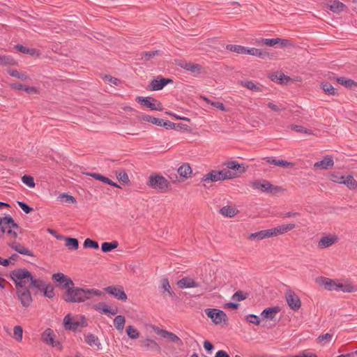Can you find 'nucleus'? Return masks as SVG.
<instances>
[{"label":"nucleus","instance_id":"1","mask_svg":"<svg viewBox=\"0 0 357 357\" xmlns=\"http://www.w3.org/2000/svg\"><path fill=\"white\" fill-rule=\"evenodd\" d=\"M93 296H104L105 294L96 289H84L74 284L63 293V299L67 303H83Z\"/></svg>","mask_w":357,"mask_h":357},{"label":"nucleus","instance_id":"2","mask_svg":"<svg viewBox=\"0 0 357 357\" xmlns=\"http://www.w3.org/2000/svg\"><path fill=\"white\" fill-rule=\"evenodd\" d=\"M11 279L13 280L16 289L29 288L32 274L26 268H18L12 271L10 273Z\"/></svg>","mask_w":357,"mask_h":357},{"label":"nucleus","instance_id":"3","mask_svg":"<svg viewBox=\"0 0 357 357\" xmlns=\"http://www.w3.org/2000/svg\"><path fill=\"white\" fill-rule=\"evenodd\" d=\"M238 176V173L231 172L225 169L220 171L211 170L202 178V182H217L226 179H231Z\"/></svg>","mask_w":357,"mask_h":357},{"label":"nucleus","instance_id":"4","mask_svg":"<svg viewBox=\"0 0 357 357\" xmlns=\"http://www.w3.org/2000/svg\"><path fill=\"white\" fill-rule=\"evenodd\" d=\"M20 226L15 222L13 218L10 215L1 218V233L5 234L12 239H16L17 231H20Z\"/></svg>","mask_w":357,"mask_h":357},{"label":"nucleus","instance_id":"5","mask_svg":"<svg viewBox=\"0 0 357 357\" xmlns=\"http://www.w3.org/2000/svg\"><path fill=\"white\" fill-rule=\"evenodd\" d=\"M147 185L161 193L166 192L171 187L170 183L164 176L156 174L149 176Z\"/></svg>","mask_w":357,"mask_h":357},{"label":"nucleus","instance_id":"6","mask_svg":"<svg viewBox=\"0 0 357 357\" xmlns=\"http://www.w3.org/2000/svg\"><path fill=\"white\" fill-rule=\"evenodd\" d=\"M174 64L190 72L195 77L204 73V68L202 65L188 62L184 59H174Z\"/></svg>","mask_w":357,"mask_h":357},{"label":"nucleus","instance_id":"7","mask_svg":"<svg viewBox=\"0 0 357 357\" xmlns=\"http://www.w3.org/2000/svg\"><path fill=\"white\" fill-rule=\"evenodd\" d=\"M227 49L238 54H248L252 56H257L262 59L268 56V53L259 49L252 47L248 49L245 46H226Z\"/></svg>","mask_w":357,"mask_h":357},{"label":"nucleus","instance_id":"8","mask_svg":"<svg viewBox=\"0 0 357 357\" xmlns=\"http://www.w3.org/2000/svg\"><path fill=\"white\" fill-rule=\"evenodd\" d=\"M205 313L216 325L221 324L222 321H225L227 320V316L226 313L219 309L207 308L205 310Z\"/></svg>","mask_w":357,"mask_h":357},{"label":"nucleus","instance_id":"9","mask_svg":"<svg viewBox=\"0 0 357 357\" xmlns=\"http://www.w3.org/2000/svg\"><path fill=\"white\" fill-rule=\"evenodd\" d=\"M252 186L258 190L265 192H278L281 190V188L271 184L266 180H256L252 182Z\"/></svg>","mask_w":357,"mask_h":357},{"label":"nucleus","instance_id":"10","mask_svg":"<svg viewBox=\"0 0 357 357\" xmlns=\"http://www.w3.org/2000/svg\"><path fill=\"white\" fill-rule=\"evenodd\" d=\"M136 101L151 109V110L162 111L163 107L161 102L152 97L137 96Z\"/></svg>","mask_w":357,"mask_h":357},{"label":"nucleus","instance_id":"11","mask_svg":"<svg viewBox=\"0 0 357 357\" xmlns=\"http://www.w3.org/2000/svg\"><path fill=\"white\" fill-rule=\"evenodd\" d=\"M64 327L66 330L73 331H80L84 326L86 325L84 321V317H82L81 321L73 320L70 314L66 315L63 319Z\"/></svg>","mask_w":357,"mask_h":357},{"label":"nucleus","instance_id":"12","mask_svg":"<svg viewBox=\"0 0 357 357\" xmlns=\"http://www.w3.org/2000/svg\"><path fill=\"white\" fill-rule=\"evenodd\" d=\"M253 44L257 45H292L293 42L290 40L282 39L280 38H256L253 39L252 41L250 42Z\"/></svg>","mask_w":357,"mask_h":357},{"label":"nucleus","instance_id":"13","mask_svg":"<svg viewBox=\"0 0 357 357\" xmlns=\"http://www.w3.org/2000/svg\"><path fill=\"white\" fill-rule=\"evenodd\" d=\"M286 301L289 307L294 311H298L301 307V301L298 295L291 290H287L285 293Z\"/></svg>","mask_w":357,"mask_h":357},{"label":"nucleus","instance_id":"14","mask_svg":"<svg viewBox=\"0 0 357 357\" xmlns=\"http://www.w3.org/2000/svg\"><path fill=\"white\" fill-rule=\"evenodd\" d=\"M52 279L53 281L59 282L61 288L66 289V291H67V289L70 286L74 285L72 279L62 273H54L52 275Z\"/></svg>","mask_w":357,"mask_h":357},{"label":"nucleus","instance_id":"15","mask_svg":"<svg viewBox=\"0 0 357 357\" xmlns=\"http://www.w3.org/2000/svg\"><path fill=\"white\" fill-rule=\"evenodd\" d=\"M104 290L107 294L114 296L118 300L126 301L128 298L127 295L121 286H109L105 287Z\"/></svg>","mask_w":357,"mask_h":357},{"label":"nucleus","instance_id":"16","mask_svg":"<svg viewBox=\"0 0 357 357\" xmlns=\"http://www.w3.org/2000/svg\"><path fill=\"white\" fill-rule=\"evenodd\" d=\"M17 295L23 307H28L32 302L29 288L17 289Z\"/></svg>","mask_w":357,"mask_h":357},{"label":"nucleus","instance_id":"17","mask_svg":"<svg viewBox=\"0 0 357 357\" xmlns=\"http://www.w3.org/2000/svg\"><path fill=\"white\" fill-rule=\"evenodd\" d=\"M155 332L157 335H160L164 338H168L169 340L172 342L176 343L178 346H183V342L181 338H179L176 335L172 332H169L164 329H160L157 327L155 330Z\"/></svg>","mask_w":357,"mask_h":357},{"label":"nucleus","instance_id":"18","mask_svg":"<svg viewBox=\"0 0 357 357\" xmlns=\"http://www.w3.org/2000/svg\"><path fill=\"white\" fill-rule=\"evenodd\" d=\"M172 82V79L158 77V79H154L151 82L149 89L151 91H159L162 89L167 84Z\"/></svg>","mask_w":357,"mask_h":357},{"label":"nucleus","instance_id":"19","mask_svg":"<svg viewBox=\"0 0 357 357\" xmlns=\"http://www.w3.org/2000/svg\"><path fill=\"white\" fill-rule=\"evenodd\" d=\"M337 241L338 237L335 234L323 236L318 242V248L321 249L328 248L337 243Z\"/></svg>","mask_w":357,"mask_h":357},{"label":"nucleus","instance_id":"20","mask_svg":"<svg viewBox=\"0 0 357 357\" xmlns=\"http://www.w3.org/2000/svg\"><path fill=\"white\" fill-rule=\"evenodd\" d=\"M295 227V224L289 223L287 225H279L276 227L269 229V231H271L272 237H273L280 234H283L289 231L292 230Z\"/></svg>","mask_w":357,"mask_h":357},{"label":"nucleus","instance_id":"21","mask_svg":"<svg viewBox=\"0 0 357 357\" xmlns=\"http://www.w3.org/2000/svg\"><path fill=\"white\" fill-rule=\"evenodd\" d=\"M268 77L271 79V81L280 84H287L289 81L291 80L290 77L285 75L282 72L273 73L269 75Z\"/></svg>","mask_w":357,"mask_h":357},{"label":"nucleus","instance_id":"22","mask_svg":"<svg viewBox=\"0 0 357 357\" xmlns=\"http://www.w3.org/2000/svg\"><path fill=\"white\" fill-rule=\"evenodd\" d=\"M334 165L333 158L330 155H326L321 161L317 162L314 164V169H328Z\"/></svg>","mask_w":357,"mask_h":357},{"label":"nucleus","instance_id":"23","mask_svg":"<svg viewBox=\"0 0 357 357\" xmlns=\"http://www.w3.org/2000/svg\"><path fill=\"white\" fill-rule=\"evenodd\" d=\"M93 308L100 312L111 314L112 315H114L118 312V308L116 307L109 308L108 305L104 302H100L94 305Z\"/></svg>","mask_w":357,"mask_h":357},{"label":"nucleus","instance_id":"24","mask_svg":"<svg viewBox=\"0 0 357 357\" xmlns=\"http://www.w3.org/2000/svg\"><path fill=\"white\" fill-rule=\"evenodd\" d=\"M223 166L226 167L227 170H235L238 174H242L246 171V168L244 167L243 164H239L236 160L228 161L223 163Z\"/></svg>","mask_w":357,"mask_h":357},{"label":"nucleus","instance_id":"25","mask_svg":"<svg viewBox=\"0 0 357 357\" xmlns=\"http://www.w3.org/2000/svg\"><path fill=\"white\" fill-rule=\"evenodd\" d=\"M279 311L280 309L278 307L266 308L261 313V319L274 320L275 319L277 313Z\"/></svg>","mask_w":357,"mask_h":357},{"label":"nucleus","instance_id":"26","mask_svg":"<svg viewBox=\"0 0 357 357\" xmlns=\"http://www.w3.org/2000/svg\"><path fill=\"white\" fill-rule=\"evenodd\" d=\"M327 8L333 13H340L346 8V6L337 0H333L327 3Z\"/></svg>","mask_w":357,"mask_h":357},{"label":"nucleus","instance_id":"27","mask_svg":"<svg viewBox=\"0 0 357 357\" xmlns=\"http://www.w3.org/2000/svg\"><path fill=\"white\" fill-rule=\"evenodd\" d=\"M15 48L22 53L29 54L36 58L39 57L41 54L38 50L29 46H15Z\"/></svg>","mask_w":357,"mask_h":357},{"label":"nucleus","instance_id":"28","mask_svg":"<svg viewBox=\"0 0 357 357\" xmlns=\"http://www.w3.org/2000/svg\"><path fill=\"white\" fill-rule=\"evenodd\" d=\"M8 245L21 255L34 257V255L31 250L19 243L13 242L12 243H8Z\"/></svg>","mask_w":357,"mask_h":357},{"label":"nucleus","instance_id":"29","mask_svg":"<svg viewBox=\"0 0 357 357\" xmlns=\"http://www.w3.org/2000/svg\"><path fill=\"white\" fill-rule=\"evenodd\" d=\"M10 86L13 89L24 91L29 94L37 93L38 89L35 86H30L22 84L12 83Z\"/></svg>","mask_w":357,"mask_h":357},{"label":"nucleus","instance_id":"30","mask_svg":"<svg viewBox=\"0 0 357 357\" xmlns=\"http://www.w3.org/2000/svg\"><path fill=\"white\" fill-rule=\"evenodd\" d=\"M178 286L179 288H190L197 287L199 286L193 279L189 278H183L178 281Z\"/></svg>","mask_w":357,"mask_h":357},{"label":"nucleus","instance_id":"31","mask_svg":"<svg viewBox=\"0 0 357 357\" xmlns=\"http://www.w3.org/2000/svg\"><path fill=\"white\" fill-rule=\"evenodd\" d=\"M7 73L12 77H16L22 81H27L30 79V77L25 73L19 72L10 68L6 69Z\"/></svg>","mask_w":357,"mask_h":357},{"label":"nucleus","instance_id":"32","mask_svg":"<svg viewBox=\"0 0 357 357\" xmlns=\"http://www.w3.org/2000/svg\"><path fill=\"white\" fill-rule=\"evenodd\" d=\"M219 212L225 217L233 218L238 213V211L234 207L225 206L221 208Z\"/></svg>","mask_w":357,"mask_h":357},{"label":"nucleus","instance_id":"33","mask_svg":"<svg viewBox=\"0 0 357 357\" xmlns=\"http://www.w3.org/2000/svg\"><path fill=\"white\" fill-rule=\"evenodd\" d=\"M270 237H272L271 231H269V229H265L251 234L250 239L261 240Z\"/></svg>","mask_w":357,"mask_h":357},{"label":"nucleus","instance_id":"34","mask_svg":"<svg viewBox=\"0 0 357 357\" xmlns=\"http://www.w3.org/2000/svg\"><path fill=\"white\" fill-rule=\"evenodd\" d=\"M90 176L94 178L96 180L100 181L105 183L109 184L112 186L116 187V188H121L117 183L113 182L112 180H110L109 178L105 177L100 174L97 173H91L87 174Z\"/></svg>","mask_w":357,"mask_h":357},{"label":"nucleus","instance_id":"35","mask_svg":"<svg viewBox=\"0 0 357 357\" xmlns=\"http://www.w3.org/2000/svg\"><path fill=\"white\" fill-rule=\"evenodd\" d=\"M321 284L324 286L325 289L328 291L337 290V283L332 279L328 278H320Z\"/></svg>","mask_w":357,"mask_h":357},{"label":"nucleus","instance_id":"36","mask_svg":"<svg viewBox=\"0 0 357 357\" xmlns=\"http://www.w3.org/2000/svg\"><path fill=\"white\" fill-rule=\"evenodd\" d=\"M266 159L268 163L273 164L276 166L282 167H291L293 166V164L291 162H289L284 160H276L273 158L270 157H268Z\"/></svg>","mask_w":357,"mask_h":357},{"label":"nucleus","instance_id":"37","mask_svg":"<svg viewBox=\"0 0 357 357\" xmlns=\"http://www.w3.org/2000/svg\"><path fill=\"white\" fill-rule=\"evenodd\" d=\"M178 174L183 177L188 178L192 174V170L188 163H183L177 170Z\"/></svg>","mask_w":357,"mask_h":357},{"label":"nucleus","instance_id":"38","mask_svg":"<svg viewBox=\"0 0 357 357\" xmlns=\"http://www.w3.org/2000/svg\"><path fill=\"white\" fill-rule=\"evenodd\" d=\"M241 85L252 91L256 92H261L262 88L260 85H257L255 84L252 81L250 80H245V81H241Z\"/></svg>","mask_w":357,"mask_h":357},{"label":"nucleus","instance_id":"39","mask_svg":"<svg viewBox=\"0 0 357 357\" xmlns=\"http://www.w3.org/2000/svg\"><path fill=\"white\" fill-rule=\"evenodd\" d=\"M340 289L343 292H355L357 291V286L353 285L351 282H346L344 284H337V290Z\"/></svg>","mask_w":357,"mask_h":357},{"label":"nucleus","instance_id":"40","mask_svg":"<svg viewBox=\"0 0 357 357\" xmlns=\"http://www.w3.org/2000/svg\"><path fill=\"white\" fill-rule=\"evenodd\" d=\"M54 331L50 328H47L43 332L42 338L43 342L50 344L54 342Z\"/></svg>","mask_w":357,"mask_h":357},{"label":"nucleus","instance_id":"41","mask_svg":"<svg viewBox=\"0 0 357 357\" xmlns=\"http://www.w3.org/2000/svg\"><path fill=\"white\" fill-rule=\"evenodd\" d=\"M119 246V243L116 241L112 242H105L101 245V250L103 252H109L112 250L116 249Z\"/></svg>","mask_w":357,"mask_h":357},{"label":"nucleus","instance_id":"42","mask_svg":"<svg viewBox=\"0 0 357 357\" xmlns=\"http://www.w3.org/2000/svg\"><path fill=\"white\" fill-rule=\"evenodd\" d=\"M46 283L40 280V279H35L33 276L31 277V280L30 281V284L29 285V288L34 287L38 290L42 291L44 289Z\"/></svg>","mask_w":357,"mask_h":357},{"label":"nucleus","instance_id":"43","mask_svg":"<svg viewBox=\"0 0 357 357\" xmlns=\"http://www.w3.org/2000/svg\"><path fill=\"white\" fill-rule=\"evenodd\" d=\"M65 245L69 249V250H77L79 248V241L75 238H70V237H66L65 238Z\"/></svg>","mask_w":357,"mask_h":357},{"label":"nucleus","instance_id":"44","mask_svg":"<svg viewBox=\"0 0 357 357\" xmlns=\"http://www.w3.org/2000/svg\"><path fill=\"white\" fill-rule=\"evenodd\" d=\"M125 323L126 319L122 315H118L114 319V325L115 328L119 331H122L123 330Z\"/></svg>","mask_w":357,"mask_h":357},{"label":"nucleus","instance_id":"45","mask_svg":"<svg viewBox=\"0 0 357 357\" xmlns=\"http://www.w3.org/2000/svg\"><path fill=\"white\" fill-rule=\"evenodd\" d=\"M337 82L347 88H351L353 86H357V82L351 79H347L344 77H337Z\"/></svg>","mask_w":357,"mask_h":357},{"label":"nucleus","instance_id":"46","mask_svg":"<svg viewBox=\"0 0 357 357\" xmlns=\"http://www.w3.org/2000/svg\"><path fill=\"white\" fill-rule=\"evenodd\" d=\"M141 119L143 121H147V122H150V123H151L154 125L158 126H161V124H162V122L163 120L162 119L153 117V116H151L148 114L143 115L141 117Z\"/></svg>","mask_w":357,"mask_h":357},{"label":"nucleus","instance_id":"47","mask_svg":"<svg viewBox=\"0 0 357 357\" xmlns=\"http://www.w3.org/2000/svg\"><path fill=\"white\" fill-rule=\"evenodd\" d=\"M349 190H355L357 189V181L354 179V178L349 175L345 177L344 182L343 183Z\"/></svg>","mask_w":357,"mask_h":357},{"label":"nucleus","instance_id":"48","mask_svg":"<svg viewBox=\"0 0 357 357\" xmlns=\"http://www.w3.org/2000/svg\"><path fill=\"white\" fill-rule=\"evenodd\" d=\"M142 346L144 347H145L146 349H148L149 348H151L155 351H157L158 352L160 353L161 352V348L159 346V344L155 342L154 340H149V339H147L144 342V344H142Z\"/></svg>","mask_w":357,"mask_h":357},{"label":"nucleus","instance_id":"49","mask_svg":"<svg viewBox=\"0 0 357 357\" xmlns=\"http://www.w3.org/2000/svg\"><path fill=\"white\" fill-rule=\"evenodd\" d=\"M54 290V286L52 284L48 283V284H45V286L44 287V289L42 291H43V295L45 297H47L49 298H52L55 296Z\"/></svg>","mask_w":357,"mask_h":357},{"label":"nucleus","instance_id":"50","mask_svg":"<svg viewBox=\"0 0 357 357\" xmlns=\"http://www.w3.org/2000/svg\"><path fill=\"white\" fill-rule=\"evenodd\" d=\"M86 342L91 347L97 346L99 347L100 343L98 342V338L93 334H88L85 336Z\"/></svg>","mask_w":357,"mask_h":357},{"label":"nucleus","instance_id":"51","mask_svg":"<svg viewBox=\"0 0 357 357\" xmlns=\"http://www.w3.org/2000/svg\"><path fill=\"white\" fill-rule=\"evenodd\" d=\"M12 337L17 342H21L23 337V329L20 326H15L13 328Z\"/></svg>","mask_w":357,"mask_h":357},{"label":"nucleus","instance_id":"52","mask_svg":"<svg viewBox=\"0 0 357 357\" xmlns=\"http://www.w3.org/2000/svg\"><path fill=\"white\" fill-rule=\"evenodd\" d=\"M162 287L163 289L162 293L167 291L170 296L174 297L176 296L174 292L172 290L171 286L167 278H165L162 279Z\"/></svg>","mask_w":357,"mask_h":357},{"label":"nucleus","instance_id":"53","mask_svg":"<svg viewBox=\"0 0 357 357\" xmlns=\"http://www.w3.org/2000/svg\"><path fill=\"white\" fill-rule=\"evenodd\" d=\"M126 333H127L128 336L132 340H135L139 337V331L136 328H135L132 326H127Z\"/></svg>","mask_w":357,"mask_h":357},{"label":"nucleus","instance_id":"54","mask_svg":"<svg viewBox=\"0 0 357 357\" xmlns=\"http://www.w3.org/2000/svg\"><path fill=\"white\" fill-rule=\"evenodd\" d=\"M291 127L293 130L297 132H301L308 135L313 134V131L312 130L305 128L301 126L292 125Z\"/></svg>","mask_w":357,"mask_h":357},{"label":"nucleus","instance_id":"55","mask_svg":"<svg viewBox=\"0 0 357 357\" xmlns=\"http://www.w3.org/2000/svg\"><path fill=\"white\" fill-rule=\"evenodd\" d=\"M321 88L324 91V92L328 95H336L335 89L328 82L322 84Z\"/></svg>","mask_w":357,"mask_h":357},{"label":"nucleus","instance_id":"56","mask_svg":"<svg viewBox=\"0 0 357 357\" xmlns=\"http://www.w3.org/2000/svg\"><path fill=\"white\" fill-rule=\"evenodd\" d=\"M116 176L121 183L128 184L130 182L128 176L124 170L119 172Z\"/></svg>","mask_w":357,"mask_h":357},{"label":"nucleus","instance_id":"57","mask_svg":"<svg viewBox=\"0 0 357 357\" xmlns=\"http://www.w3.org/2000/svg\"><path fill=\"white\" fill-rule=\"evenodd\" d=\"M22 181L25 185H26L29 188H33L35 187L36 184L34 182V179L31 176L25 174L22 177Z\"/></svg>","mask_w":357,"mask_h":357},{"label":"nucleus","instance_id":"58","mask_svg":"<svg viewBox=\"0 0 357 357\" xmlns=\"http://www.w3.org/2000/svg\"><path fill=\"white\" fill-rule=\"evenodd\" d=\"M83 246L84 248L98 249L99 248L98 242L91 238H86L84 242Z\"/></svg>","mask_w":357,"mask_h":357},{"label":"nucleus","instance_id":"59","mask_svg":"<svg viewBox=\"0 0 357 357\" xmlns=\"http://www.w3.org/2000/svg\"><path fill=\"white\" fill-rule=\"evenodd\" d=\"M248 293H244L239 290L234 294L232 298L237 301H241L246 299L248 297Z\"/></svg>","mask_w":357,"mask_h":357},{"label":"nucleus","instance_id":"60","mask_svg":"<svg viewBox=\"0 0 357 357\" xmlns=\"http://www.w3.org/2000/svg\"><path fill=\"white\" fill-rule=\"evenodd\" d=\"M245 320L248 322L255 325H259L261 322L259 317L257 315L252 314H248L247 316H245Z\"/></svg>","mask_w":357,"mask_h":357},{"label":"nucleus","instance_id":"61","mask_svg":"<svg viewBox=\"0 0 357 357\" xmlns=\"http://www.w3.org/2000/svg\"><path fill=\"white\" fill-rule=\"evenodd\" d=\"M332 338H333V334L327 333L326 334L319 335L317 338V342L321 343L324 341H325L326 342H330L331 341Z\"/></svg>","mask_w":357,"mask_h":357},{"label":"nucleus","instance_id":"62","mask_svg":"<svg viewBox=\"0 0 357 357\" xmlns=\"http://www.w3.org/2000/svg\"><path fill=\"white\" fill-rule=\"evenodd\" d=\"M17 62L10 56H1V65L15 66Z\"/></svg>","mask_w":357,"mask_h":357},{"label":"nucleus","instance_id":"63","mask_svg":"<svg viewBox=\"0 0 357 357\" xmlns=\"http://www.w3.org/2000/svg\"><path fill=\"white\" fill-rule=\"evenodd\" d=\"M160 54L159 50H155V51H150V52H144L142 54V58L144 59V60L148 61L150 59L154 57L156 55H158Z\"/></svg>","mask_w":357,"mask_h":357},{"label":"nucleus","instance_id":"64","mask_svg":"<svg viewBox=\"0 0 357 357\" xmlns=\"http://www.w3.org/2000/svg\"><path fill=\"white\" fill-rule=\"evenodd\" d=\"M17 203L18 206L22 208V210L26 214L30 213L33 210V208L29 206L24 202L17 201Z\"/></svg>","mask_w":357,"mask_h":357}]
</instances>
